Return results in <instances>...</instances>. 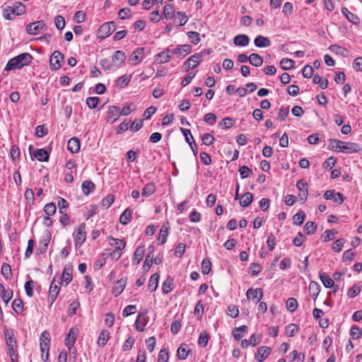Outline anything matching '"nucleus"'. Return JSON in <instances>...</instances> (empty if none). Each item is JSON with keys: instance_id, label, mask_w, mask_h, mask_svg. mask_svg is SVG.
Instances as JSON below:
<instances>
[{"instance_id": "f257e3e1", "label": "nucleus", "mask_w": 362, "mask_h": 362, "mask_svg": "<svg viewBox=\"0 0 362 362\" xmlns=\"http://www.w3.org/2000/svg\"><path fill=\"white\" fill-rule=\"evenodd\" d=\"M329 148L332 151L344 153H358L361 151V148L358 144L344 142L338 139H329Z\"/></svg>"}, {"instance_id": "f03ea898", "label": "nucleus", "mask_w": 362, "mask_h": 362, "mask_svg": "<svg viewBox=\"0 0 362 362\" xmlns=\"http://www.w3.org/2000/svg\"><path fill=\"white\" fill-rule=\"evenodd\" d=\"M33 57L29 53H22L11 59L5 67V71H11L14 69H21L25 66L30 64Z\"/></svg>"}, {"instance_id": "7ed1b4c3", "label": "nucleus", "mask_w": 362, "mask_h": 362, "mask_svg": "<svg viewBox=\"0 0 362 362\" xmlns=\"http://www.w3.org/2000/svg\"><path fill=\"white\" fill-rule=\"evenodd\" d=\"M5 337L8 349L7 354L9 356L11 362H18L17 354L18 345L13 334L7 332L5 333Z\"/></svg>"}, {"instance_id": "20e7f679", "label": "nucleus", "mask_w": 362, "mask_h": 362, "mask_svg": "<svg viewBox=\"0 0 362 362\" xmlns=\"http://www.w3.org/2000/svg\"><path fill=\"white\" fill-rule=\"evenodd\" d=\"M47 30V25L43 21L29 23L26 27V32L29 35H39Z\"/></svg>"}, {"instance_id": "39448f33", "label": "nucleus", "mask_w": 362, "mask_h": 362, "mask_svg": "<svg viewBox=\"0 0 362 362\" xmlns=\"http://www.w3.org/2000/svg\"><path fill=\"white\" fill-rule=\"evenodd\" d=\"M49 333L47 332H43L40 337V351H41V358L44 361H47L49 358V342L48 339Z\"/></svg>"}, {"instance_id": "423d86ee", "label": "nucleus", "mask_w": 362, "mask_h": 362, "mask_svg": "<svg viewBox=\"0 0 362 362\" xmlns=\"http://www.w3.org/2000/svg\"><path fill=\"white\" fill-rule=\"evenodd\" d=\"M203 60V54L202 53H197L189 58L184 64L185 71H189V70L196 68Z\"/></svg>"}, {"instance_id": "0eeeda50", "label": "nucleus", "mask_w": 362, "mask_h": 362, "mask_svg": "<svg viewBox=\"0 0 362 362\" xmlns=\"http://www.w3.org/2000/svg\"><path fill=\"white\" fill-rule=\"evenodd\" d=\"M116 30V25L113 21L103 23L98 30V37L105 39L110 36Z\"/></svg>"}, {"instance_id": "6e6552de", "label": "nucleus", "mask_w": 362, "mask_h": 362, "mask_svg": "<svg viewBox=\"0 0 362 362\" xmlns=\"http://www.w3.org/2000/svg\"><path fill=\"white\" fill-rule=\"evenodd\" d=\"M86 224L82 223L79 224L74 234V241L76 247L81 246L86 240Z\"/></svg>"}, {"instance_id": "1a4fd4ad", "label": "nucleus", "mask_w": 362, "mask_h": 362, "mask_svg": "<svg viewBox=\"0 0 362 362\" xmlns=\"http://www.w3.org/2000/svg\"><path fill=\"white\" fill-rule=\"evenodd\" d=\"M64 55L59 51H54L50 57V69L57 71L61 66L62 62H64Z\"/></svg>"}, {"instance_id": "9d476101", "label": "nucleus", "mask_w": 362, "mask_h": 362, "mask_svg": "<svg viewBox=\"0 0 362 362\" xmlns=\"http://www.w3.org/2000/svg\"><path fill=\"white\" fill-rule=\"evenodd\" d=\"M50 239H51V234H50L49 231L47 230H45L41 237V239H40V241L39 243V247L37 248V252L40 254H42V253H44L46 252L48 245L49 243Z\"/></svg>"}, {"instance_id": "9b49d317", "label": "nucleus", "mask_w": 362, "mask_h": 362, "mask_svg": "<svg viewBox=\"0 0 362 362\" xmlns=\"http://www.w3.org/2000/svg\"><path fill=\"white\" fill-rule=\"evenodd\" d=\"M296 187L299 190L298 197L300 200L305 202L308 195V183L304 180H298Z\"/></svg>"}, {"instance_id": "f8f14e48", "label": "nucleus", "mask_w": 362, "mask_h": 362, "mask_svg": "<svg viewBox=\"0 0 362 362\" xmlns=\"http://www.w3.org/2000/svg\"><path fill=\"white\" fill-rule=\"evenodd\" d=\"M192 52V47L190 45H182L177 46L173 49H171L170 54H176L178 57H184Z\"/></svg>"}, {"instance_id": "ddd939ff", "label": "nucleus", "mask_w": 362, "mask_h": 362, "mask_svg": "<svg viewBox=\"0 0 362 362\" xmlns=\"http://www.w3.org/2000/svg\"><path fill=\"white\" fill-rule=\"evenodd\" d=\"M272 349L270 347L262 346L258 348L257 353L255 354V358L259 361H264L271 354Z\"/></svg>"}, {"instance_id": "4468645a", "label": "nucleus", "mask_w": 362, "mask_h": 362, "mask_svg": "<svg viewBox=\"0 0 362 362\" xmlns=\"http://www.w3.org/2000/svg\"><path fill=\"white\" fill-rule=\"evenodd\" d=\"M120 117V109L117 106H111L107 111V122L113 124Z\"/></svg>"}, {"instance_id": "2eb2a0df", "label": "nucleus", "mask_w": 362, "mask_h": 362, "mask_svg": "<svg viewBox=\"0 0 362 362\" xmlns=\"http://www.w3.org/2000/svg\"><path fill=\"white\" fill-rule=\"evenodd\" d=\"M246 296L248 299L256 300L255 303H257L263 297V291L260 288L256 289L249 288L246 292Z\"/></svg>"}, {"instance_id": "dca6fc26", "label": "nucleus", "mask_w": 362, "mask_h": 362, "mask_svg": "<svg viewBox=\"0 0 362 362\" xmlns=\"http://www.w3.org/2000/svg\"><path fill=\"white\" fill-rule=\"evenodd\" d=\"M59 290H60L59 286L55 284V278H54L50 284L49 291L48 302L50 303V305H52L54 302V300L57 299V296L59 292Z\"/></svg>"}, {"instance_id": "f3484780", "label": "nucleus", "mask_w": 362, "mask_h": 362, "mask_svg": "<svg viewBox=\"0 0 362 362\" xmlns=\"http://www.w3.org/2000/svg\"><path fill=\"white\" fill-rule=\"evenodd\" d=\"M148 322V317L146 312L141 313L138 316L135 322V327L137 331L143 332L144 327L146 325Z\"/></svg>"}, {"instance_id": "a211bd4d", "label": "nucleus", "mask_w": 362, "mask_h": 362, "mask_svg": "<svg viewBox=\"0 0 362 362\" xmlns=\"http://www.w3.org/2000/svg\"><path fill=\"white\" fill-rule=\"evenodd\" d=\"M144 48H137L130 56L129 61L132 66L138 64L144 58Z\"/></svg>"}, {"instance_id": "6ab92c4d", "label": "nucleus", "mask_w": 362, "mask_h": 362, "mask_svg": "<svg viewBox=\"0 0 362 362\" xmlns=\"http://www.w3.org/2000/svg\"><path fill=\"white\" fill-rule=\"evenodd\" d=\"M254 44L257 47H267L271 45V41L267 37L258 35L255 37Z\"/></svg>"}, {"instance_id": "aec40b11", "label": "nucleus", "mask_w": 362, "mask_h": 362, "mask_svg": "<svg viewBox=\"0 0 362 362\" xmlns=\"http://www.w3.org/2000/svg\"><path fill=\"white\" fill-rule=\"evenodd\" d=\"M233 42L236 46L245 47L250 42V38L247 35L240 34L233 39Z\"/></svg>"}, {"instance_id": "412c9836", "label": "nucleus", "mask_w": 362, "mask_h": 362, "mask_svg": "<svg viewBox=\"0 0 362 362\" xmlns=\"http://www.w3.org/2000/svg\"><path fill=\"white\" fill-rule=\"evenodd\" d=\"M68 149L72 153H78L80 150V142L78 138L73 137L68 141L67 143Z\"/></svg>"}, {"instance_id": "4be33fe9", "label": "nucleus", "mask_w": 362, "mask_h": 362, "mask_svg": "<svg viewBox=\"0 0 362 362\" xmlns=\"http://www.w3.org/2000/svg\"><path fill=\"white\" fill-rule=\"evenodd\" d=\"M341 13L351 23L356 25L359 23L360 20L358 16L351 13L347 8L343 7L341 8Z\"/></svg>"}, {"instance_id": "5701e85b", "label": "nucleus", "mask_w": 362, "mask_h": 362, "mask_svg": "<svg viewBox=\"0 0 362 362\" xmlns=\"http://www.w3.org/2000/svg\"><path fill=\"white\" fill-rule=\"evenodd\" d=\"M126 59V55L123 51H116L112 57V61L117 66H120Z\"/></svg>"}, {"instance_id": "b1692460", "label": "nucleus", "mask_w": 362, "mask_h": 362, "mask_svg": "<svg viewBox=\"0 0 362 362\" xmlns=\"http://www.w3.org/2000/svg\"><path fill=\"white\" fill-rule=\"evenodd\" d=\"M247 332V327L242 325L233 329L232 334L235 340L240 339Z\"/></svg>"}, {"instance_id": "393cba45", "label": "nucleus", "mask_w": 362, "mask_h": 362, "mask_svg": "<svg viewBox=\"0 0 362 362\" xmlns=\"http://www.w3.org/2000/svg\"><path fill=\"white\" fill-rule=\"evenodd\" d=\"M125 286H126V280H124L122 279L117 281L112 288V294L116 297L119 296L122 293V292L124 291Z\"/></svg>"}, {"instance_id": "a878e982", "label": "nucleus", "mask_w": 362, "mask_h": 362, "mask_svg": "<svg viewBox=\"0 0 362 362\" xmlns=\"http://www.w3.org/2000/svg\"><path fill=\"white\" fill-rule=\"evenodd\" d=\"M144 254H145L144 246L138 247L134 254L133 262L135 264H139L141 262V261L142 260V259L144 256Z\"/></svg>"}, {"instance_id": "bb28decb", "label": "nucleus", "mask_w": 362, "mask_h": 362, "mask_svg": "<svg viewBox=\"0 0 362 362\" xmlns=\"http://www.w3.org/2000/svg\"><path fill=\"white\" fill-rule=\"evenodd\" d=\"M158 279L159 274L158 273H155L151 276L148 284V288L150 292H153L156 290L158 285Z\"/></svg>"}, {"instance_id": "cd10ccee", "label": "nucleus", "mask_w": 362, "mask_h": 362, "mask_svg": "<svg viewBox=\"0 0 362 362\" xmlns=\"http://www.w3.org/2000/svg\"><path fill=\"white\" fill-rule=\"evenodd\" d=\"M33 156L39 161L44 162L47 161L49 159L48 152L43 148H38L33 153Z\"/></svg>"}, {"instance_id": "c85d7f7f", "label": "nucleus", "mask_w": 362, "mask_h": 362, "mask_svg": "<svg viewBox=\"0 0 362 362\" xmlns=\"http://www.w3.org/2000/svg\"><path fill=\"white\" fill-rule=\"evenodd\" d=\"M170 51L171 49L168 48L165 51L160 52L156 56V60L158 61L160 64L169 62L171 59V55L169 54L170 53Z\"/></svg>"}, {"instance_id": "c756f323", "label": "nucleus", "mask_w": 362, "mask_h": 362, "mask_svg": "<svg viewBox=\"0 0 362 362\" xmlns=\"http://www.w3.org/2000/svg\"><path fill=\"white\" fill-rule=\"evenodd\" d=\"M249 62L252 66L259 67L262 65L263 59L259 54L252 53L249 56Z\"/></svg>"}, {"instance_id": "7c9ffc66", "label": "nucleus", "mask_w": 362, "mask_h": 362, "mask_svg": "<svg viewBox=\"0 0 362 362\" xmlns=\"http://www.w3.org/2000/svg\"><path fill=\"white\" fill-rule=\"evenodd\" d=\"M253 201V195L251 192L245 193L240 199V204L243 207H247Z\"/></svg>"}, {"instance_id": "2f4dec72", "label": "nucleus", "mask_w": 362, "mask_h": 362, "mask_svg": "<svg viewBox=\"0 0 362 362\" xmlns=\"http://www.w3.org/2000/svg\"><path fill=\"white\" fill-rule=\"evenodd\" d=\"M320 278L325 287L330 288L334 286V280L327 273H320Z\"/></svg>"}, {"instance_id": "473e14b6", "label": "nucleus", "mask_w": 362, "mask_h": 362, "mask_svg": "<svg viewBox=\"0 0 362 362\" xmlns=\"http://www.w3.org/2000/svg\"><path fill=\"white\" fill-rule=\"evenodd\" d=\"M132 211L129 208L126 209L119 217V222L122 225L128 224L132 219Z\"/></svg>"}, {"instance_id": "72a5a7b5", "label": "nucleus", "mask_w": 362, "mask_h": 362, "mask_svg": "<svg viewBox=\"0 0 362 362\" xmlns=\"http://www.w3.org/2000/svg\"><path fill=\"white\" fill-rule=\"evenodd\" d=\"M189 349L186 344H182L177 351V356L180 360H185L188 356Z\"/></svg>"}, {"instance_id": "f704fd0d", "label": "nucleus", "mask_w": 362, "mask_h": 362, "mask_svg": "<svg viewBox=\"0 0 362 362\" xmlns=\"http://www.w3.org/2000/svg\"><path fill=\"white\" fill-rule=\"evenodd\" d=\"M107 238L112 241V243H110V245L115 246L117 250H122L126 246V243L123 240L115 238L112 236H109Z\"/></svg>"}, {"instance_id": "c9c22d12", "label": "nucleus", "mask_w": 362, "mask_h": 362, "mask_svg": "<svg viewBox=\"0 0 362 362\" xmlns=\"http://www.w3.org/2000/svg\"><path fill=\"white\" fill-rule=\"evenodd\" d=\"M156 192V186L153 183L149 182L145 185L142 189L141 194L143 197H148Z\"/></svg>"}, {"instance_id": "e433bc0d", "label": "nucleus", "mask_w": 362, "mask_h": 362, "mask_svg": "<svg viewBox=\"0 0 362 362\" xmlns=\"http://www.w3.org/2000/svg\"><path fill=\"white\" fill-rule=\"evenodd\" d=\"M309 291L311 297L316 299L320 291V286L315 281H311L309 285Z\"/></svg>"}, {"instance_id": "4c0bfd02", "label": "nucleus", "mask_w": 362, "mask_h": 362, "mask_svg": "<svg viewBox=\"0 0 362 362\" xmlns=\"http://www.w3.org/2000/svg\"><path fill=\"white\" fill-rule=\"evenodd\" d=\"M188 21V18L185 13L179 11L176 13L175 18L174 19V22L177 23L179 26H182L187 23Z\"/></svg>"}, {"instance_id": "58836bf2", "label": "nucleus", "mask_w": 362, "mask_h": 362, "mask_svg": "<svg viewBox=\"0 0 362 362\" xmlns=\"http://www.w3.org/2000/svg\"><path fill=\"white\" fill-rule=\"evenodd\" d=\"M82 190L84 194L88 195L91 192L95 189V185L90 180H85L81 185Z\"/></svg>"}, {"instance_id": "ea45409f", "label": "nucleus", "mask_w": 362, "mask_h": 362, "mask_svg": "<svg viewBox=\"0 0 362 362\" xmlns=\"http://www.w3.org/2000/svg\"><path fill=\"white\" fill-rule=\"evenodd\" d=\"M168 233V228L163 226L160 230L159 235L158 238L159 245H163L166 242Z\"/></svg>"}, {"instance_id": "a19ab883", "label": "nucleus", "mask_w": 362, "mask_h": 362, "mask_svg": "<svg viewBox=\"0 0 362 362\" xmlns=\"http://www.w3.org/2000/svg\"><path fill=\"white\" fill-rule=\"evenodd\" d=\"M131 81V76L123 75L117 78L115 85L118 88H124L127 86Z\"/></svg>"}, {"instance_id": "79ce46f5", "label": "nucleus", "mask_w": 362, "mask_h": 362, "mask_svg": "<svg viewBox=\"0 0 362 362\" xmlns=\"http://www.w3.org/2000/svg\"><path fill=\"white\" fill-rule=\"evenodd\" d=\"M110 338V334L107 330H103L98 337V344L100 346H104Z\"/></svg>"}, {"instance_id": "37998d69", "label": "nucleus", "mask_w": 362, "mask_h": 362, "mask_svg": "<svg viewBox=\"0 0 362 362\" xmlns=\"http://www.w3.org/2000/svg\"><path fill=\"white\" fill-rule=\"evenodd\" d=\"M305 218V214L303 211H299L293 216V223L296 226H300Z\"/></svg>"}, {"instance_id": "c03bdc74", "label": "nucleus", "mask_w": 362, "mask_h": 362, "mask_svg": "<svg viewBox=\"0 0 362 362\" xmlns=\"http://www.w3.org/2000/svg\"><path fill=\"white\" fill-rule=\"evenodd\" d=\"M174 8L172 4H166L163 8V15L167 20H170L174 16Z\"/></svg>"}, {"instance_id": "a18cd8bd", "label": "nucleus", "mask_w": 362, "mask_h": 362, "mask_svg": "<svg viewBox=\"0 0 362 362\" xmlns=\"http://www.w3.org/2000/svg\"><path fill=\"white\" fill-rule=\"evenodd\" d=\"M62 279L63 281L65 283L66 286L69 284L72 280L71 269L70 268H68L66 266L64 268Z\"/></svg>"}, {"instance_id": "49530a36", "label": "nucleus", "mask_w": 362, "mask_h": 362, "mask_svg": "<svg viewBox=\"0 0 362 362\" xmlns=\"http://www.w3.org/2000/svg\"><path fill=\"white\" fill-rule=\"evenodd\" d=\"M329 49L332 52H333V53H334L336 54L340 55V56H343V57L345 56V54H346V53L347 52V50L345 48H344V47H341L339 45H330L329 47Z\"/></svg>"}, {"instance_id": "de8ad7c7", "label": "nucleus", "mask_w": 362, "mask_h": 362, "mask_svg": "<svg viewBox=\"0 0 362 362\" xmlns=\"http://www.w3.org/2000/svg\"><path fill=\"white\" fill-rule=\"evenodd\" d=\"M317 229V225L313 221H308L304 227L303 230L305 233L308 235L314 234Z\"/></svg>"}, {"instance_id": "09e8293b", "label": "nucleus", "mask_w": 362, "mask_h": 362, "mask_svg": "<svg viewBox=\"0 0 362 362\" xmlns=\"http://www.w3.org/2000/svg\"><path fill=\"white\" fill-rule=\"evenodd\" d=\"M294 61L288 58H283L280 61V66L284 70H290L294 66Z\"/></svg>"}, {"instance_id": "8fccbe9b", "label": "nucleus", "mask_w": 362, "mask_h": 362, "mask_svg": "<svg viewBox=\"0 0 362 362\" xmlns=\"http://www.w3.org/2000/svg\"><path fill=\"white\" fill-rule=\"evenodd\" d=\"M12 308L14 310V312L16 313L17 314L22 313L23 311V301L19 298L15 299L12 302Z\"/></svg>"}, {"instance_id": "3c124183", "label": "nucleus", "mask_w": 362, "mask_h": 362, "mask_svg": "<svg viewBox=\"0 0 362 362\" xmlns=\"http://www.w3.org/2000/svg\"><path fill=\"white\" fill-rule=\"evenodd\" d=\"M1 274L6 279H10L12 276L11 267L8 264L4 263L1 266Z\"/></svg>"}, {"instance_id": "603ef678", "label": "nucleus", "mask_w": 362, "mask_h": 362, "mask_svg": "<svg viewBox=\"0 0 362 362\" xmlns=\"http://www.w3.org/2000/svg\"><path fill=\"white\" fill-rule=\"evenodd\" d=\"M234 125V120L231 117H226L223 119L219 123V127L222 129H228Z\"/></svg>"}, {"instance_id": "864d4df0", "label": "nucleus", "mask_w": 362, "mask_h": 362, "mask_svg": "<svg viewBox=\"0 0 362 362\" xmlns=\"http://www.w3.org/2000/svg\"><path fill=\"white\" fill-rule=\"evenodd\" d=\"M211 269V262L209 259H204L202 262V272L203 274H208Z\"/></svg>"}, {"instance_id": "5fc2aeb1", "label": "nucleus", "mask_w": 362, "mask_h": 362, "mask_svg": "<svg viewBox=\"0 0 362 362\" xmlns=\"http://www.w3.org/2000/svg\"><path fill=\"white\" fill-rule=\"evenodd\" d=\"M75 341H76V336H75L74 332H73V329H70L67 336L66 337V339H65L66 345L68 347H71V346L74 345V344L75 343Z\"/></svg>"}, {"instance_id": "6e6d98bb", "label": "nucleus", "mask_w": 362, "mask_h": 362, "mask_svg": "<svg viewBox=\"0 0 362 362\" xmlns=\"http://www.w3.org/2000/svg\"><path fill=\"white\" fill-rule=\"evenodd\" d=\"M298 332V328L295 324H290L286 327V334L288 337L295 336Z\"/></svg>"}, {"instance_id": "4d7b16f0", "label": "nucleus", "mask_w": 362, "mask_h": 362, "mask_svg": "<svg viewBox=\"0 0 362 362\" xmlns=\"http://www.w3.org/2000/svg\"><path fill=\"white\" fill-rule=\"evenodd\" d=\"M173 290V280L168 279L162 285V291L164 294L169 293Z\"/></svg>"}, {"instance_id": "13d9d810", "label": "nucleus", "mask_w": 362, "mask_h": 362, "mask_svg": "<svg viewBox=\"0 0 362 362\" xmlns=\"http://www.w3.org/2000/svg\"><path fill=\"white\" fill-rule=\"evenodd\" d=\"M194 315L198 319H201L204 313V304L202 300L198 301L194 308Z\"/></svg>"}, {"instance_id": "bf43d9fd", "label": "nucleus", "mask_w": 362, "mask_h": 362, "mask_svg": "<svg viewBox=\"0 0 362 362\" xmlns=\"http://www.w3.org/2000/svg\"><path fill=\"white\" fill-rule=\"evenodd\" d=\"M187 35L189 39L191 40V42L194 45H197L201 40L199 34L197 32L189 31L187 32Z\"/></svg>"}, {"instance_id": "052dcab7", "label": "nucleus", "mask_w": 362, "mask_h": 362, "mask_svg": "<svg viewBox=\"0 0 362 362\" xmlns=\"http://www.w3.org/2000/svg\"><path fill=\"white\" fill-rule=\"evenodd\" d=\"M337 233V231L334 229L325 230L322 235L323 241L328 242L332 240Z\"/></svg>"}, {"instance_id": "680f3d73", "label": "nucleus", "mask_w": 362, "mask_h": 362, "mask_svg": "<svg viewBox=\"0 0 362 362\" xmlns=\"http://www.w3.org/2000/svg\"><path fill=\"white\" fill-rule=\"evenodd\" d=\"M217 120V117L214 113H207L204 117V121L209 125H214Z\"/></svg>"}, {"instance_id": "e2e57ef3", "label": "nucleus", "mask_w": 362, "mask_h": 362, "mask_svg": "<svg viewBox=\"0 0 362 362\" xmlns=\"http://www.w3.org/2000/svg\"><path fill=\"white\" fill-rule=\"evenodd\" d=\"M57 210L56 205L54 203H48L45 206L44 211L47 216H52Z\"/></svg>"}, {"instance_id": "0e129e2a", "label": "nucleus", "mask_w": 362, "mask_h": 362, "mask_svg": "<svg viewBox=\"0 0 362 362\" xmlns=\"http://www.w3.org/2000/svg\"><path fill=\"white\" fill-rule=\"evenodd\" d=\"M298 307V302L294 298H289L286 301V308L291 311L293 312L296 310Z\"/></svg>"}, {"instance_id": "69168bd1", "label": "nucleus", "mask_w": 362, "mask_h": 362, "mask_svg": "<svg viewBox=\"0 0 362 362\" xmlns=\"http://www.w3.org/2000/svg\"><path fill=\"white\" fill-rule=\"evenodd\" d=\"M202 140L204 145L210 146L214 144L215 138L212 134L206 133L203 134Z\"/></svg>"}, {"instance_id": "338daca9", "label": "nucleus", "mask_w": 362, "mask_h": 362, "mask_svg": "<svg viewBox=\"0 0 362 362\" xmlns=\"http://www.w3.org/2000/svg\"><path fill=\"white\" fill-rule=\"evenodd\" d=\"M58 206L59 212L60 214H64L69 207V203L65 199L59 198L58 200Z\"/></svg>"}, {"instance_id": "774afa93", "label": "nucleus", "mask_w": 362, "mask_h": 362, "mask_svg": "<svg viewBox=\"0 0 362 362\" xmlns=\"http://www.w3.org/2000/svg\"><path fill=\"white\" fill-rule=\"evenodd\" d=\"M169 359V354L166 349H161L158 354V362H168Z\"/></svg>"}]
</instances>
